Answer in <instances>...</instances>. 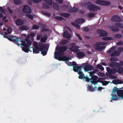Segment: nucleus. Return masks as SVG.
<instances>
[{"instance_id":"nucleus-48","label":"nucleus","mask_w":123,"mask_h":123,"mask_svg":"<svg viewBox=\"0 0 123 123\" xmlns=\"http://www.w3.org/2000/svg\"><path fill=\"white\" fill-rule=\"evenodd\" d=\"M95 14L93 13H90L87 15V16L89 18L93 17L94 16Z\"/></svg>"},{"instance_id":"nucleus-16","label":"nucleus","mask_w":123,"mask_h":123,"mask_svg":"<svg viewBox=\"0 0 123 123\" xmlns=\"http://www.w3.org/2000/svg\"><path fill=\"white\" fill-rule=\"evenodd\" d=\"M78 78L79 79H83L84 80L85 79V80L87 82H89L90 81H91V79H90L89 77H87L85 76V75L83 73L81 75L79 76Z\"/></svg>"},{"instance_id":"nucleus-50","label":"nucleus","mask_w":123,"mask_h":123,"mask_svg":"<svg viewBox=\"0 0 123 123\" xmlns=\"http://www.w3.org/2000/svg\"><path fill=\"white\" fill-rule=\"evenodd\" d=\"M71 50L73 51H75L77 50V49L75 48V46H73L70 48Z\"/></svg>"},{"instance_id":"nucleus-14","label":"nucleus","mask_w":123,"mask_h":123,"mask_svg":"<svg viewBox=\"0 0 123 123\" xmlns=\"http://www.w3.org/2000/svg\"><path fill=\"white\" fill-rule=\"evenodd\" d=\"M23 12L26 13H30L31 12V10L29 7L28 5H24V8L22 9Z\"/></svg>"},{"instance_id":"nucleus-29","label":"nucleus","mask_w":123,"mask_h":123,"mask_svg":"<svg viewBox=\"0 0 123 123\" xmlns=\"http://www.w3.org/2000/svg\"><path fill=\"white\" fill-rule=\"evenodd\" d=\"M102 39L105 41H108L114 40L111 37H105L102 38Z\"/></svg>"},{"instance_id":"nucleus-62","label":"nucleus","mask_w":123,"mask_h":123,"mask_svg":"<svg viewBox=\"0 0 123 123\" xmlns=\"http://www.w3.org/2000/svg\"><path fill=\"white\" fill-rule=\"evenodd\" d=\"M76 34L77 36L78 37L80 40H82V38L80 34L78 33H76Z\"/></svg>"},{"instance_id":"nucleus-15","label":"nucleus","mask_w":123,"mask_h":123,"mask_svg":"<svg viewBox=\"0 0 123 123\" xmlns=\"http://www.w3.org/2000/svg\"><path fill=\"white\" fill-rule=\"evenodd\" d=\"M113 92H117L118 93V96L121 97L123 90H120L119 88H117V87H115L113 89Z\"/></svg>"},{"instance_id":"nucleus-2","label":"nucleus","mask_w":123,"mask_h":123,"mask_svg":"<svg viewBox=\"0 0 123 123\" xmlns=\"http://www.w3.org/2000/svg\"><path fill=\"white\" fill-rule=\"evenodd\" d=\"M108 65L111 68H118V73L119 74H121L123 73V67H122V64L120 63L110 62Z\"/></svg>"},{"instance_id":"nucleus-36","label":"nucleus","mask_w":123,"mask_h":123,"mask_svg":"<svg viewBox=\"0 0 123 123\" xmlns=\"http://www.w3.org/2000/svg\"><path fill=\"white\" fill-rule=\"evenodd\" d=\"M47 39V37L46 36H44L43 37H42L41 39V41L42 43L45 42Z\"/></svg>"},{"instance_id":"nucleus-34","label":"nucleus","mask_w":123,"mask_h":123,"mask_svg":"<svg viewBox=\"0 0 123 123\" xmlns=\"http://www.w3.org/2000/svg\"><path fill=\"white\" fill-rule=\"evenodd\" d=\"M59 6L58 4L56 3H54L53 5V8L57 10H59Z\"/></svg>"},{"instance_id":"nucleus-42","label":"nucleus","mask_w":123,"mask_h":123,"mask_svg":"<svg viewBox=\"0 0 123 123\" xmlns=\"http://www.w3.org/2000/svg\"><path fill=\"white\" fill-rule=\"evenodd\" d=\"M62 59L64 61H68L69 59V58L67 56H64L62 57Z\"/></svg>"},{"instance_id":"nucleus-60","label":"nucleus","mask_w":123,"mask_h":123,"mask_svg":"<svg viewBox=\"0 0 123 123\" xmlns=\"http://www.w3.org/2000/svg\"><path fill=\"white\" fill-rule=\"evenodd\" d=\"M42 36L40 34H38L37 36V40H39L41 37Z\"/></svg>"},{"instance_id":"nucleus-1","label":"nucleus","mask_w":123,"mask_h":123,"mask_svg":"<svg viewBox=\"0 0 123 123\" xmlns=\"http://www.w3.org/2000/svg\"><path fill=\"white\" fill-rule=\"evenodd\" d=\"M67 47L66 46H60L56 47L55 48V50H58L57 52L56 51L54 53V56L55 58L57 59V57L58 56H62L65 54L64 52L67 50Z\"/></svg>"},{"instance_id":"nucleus-46","label":"nucleus","mask_w":123,"mask_h":123,"mask_svg":"<svg viewBox=\"0 0 123 123\" xmlns=\"http://www.w3.org/2000/svg\"><path fill=\"white\" fill-rule=\"evenodd\" d=\"M91 85L92 84H97L98 83L97 80H91Z\"/></svg>"},{"instance_id":"nucleus-32","label":"nucleus","mask_w":123,"mask_h":123,"mask_svg":"<svg viewBox=\"0 0 123 123\" xmlns=\"http://www.w3.org/2000/svg\"><path fill=\"white\" fill-rule=\"evenodd\" d=\"M110 28L112 31L114 32L118 31H119L118 29L115 27L112 26L110 27Z\"/></svg>"},{"instance_id":"nucleus-30","label":"nucleus","mask_w":123,"mask_h":123,"mask_svg":"<svg viewBox=\"0 0 123 123\" xmlns=\"http://www.w3.org/2000/svg\"><path fill=\"white\" fill-rule=\"evenodd\" d=\"M20 28L21 29L25 30H27L30 29V28L26 25H23L20 27Z\"/></svg>"},{"instance_id":"nucleus-58","label":"nucleus","mask_w":123,"mask_h":123,"mask_svg":"<svg viewBox=\"0 0 123 123\" xmlns=\"http://www.w3.org/2000/svg\"><path fill=\"white\" fill-rule=\"evenodd\" d=\"M83 30L85 31L88 32L90 30L87 27H85L84 28Z\"/></svg>"},{"instance_id":"nucleus-6","label":"nucleus","mask_w":123,"mask_h":123,"mask_svg":"<svg viewBox=\"0 0 123 123\" xmlns=\"http://www.w3.org/2000/svg\"><path fill=\"white\" fill-rule=\"evenodd\" d=\"M106 44V43H105L104 42L97 43L95 44V46H96L95 49L97 50L101 51L104 49H105L106 47L105 46H100L104 45Z\"/></svg>"},{"instance_id":"nucleus-49","label":"nucleus","mask_w":123,"mask_h":123,"mask_svg":"<svg viewBox=\"0 0 123 123\" xmlns=\"http://www.w3.org/2000/svg\"><path fill=\"white\" fill-rule=\"evenodd\" d=\"M39 51L38 50H37L35 48H33V53L35 54H37L38 53H39Z\"/></svg>"},{"instance_id":"nucleus-51","label":"nucleus","mask_w":123,"mask_h":123,"mask_svg":"<svg viewBox=\"0 0 123 123\" xmlns=\"http://www.w3.org/2000/svg\"><path fill=\"white\" fill-rule=\"evenodd\" d=\"M55 19L59 20H62L63 19V18L60 17L56 16L55 17Z\"/></svg>"},{"instance_id":"nucleus-28","label":"nucleus","mask_w":123,"mask_h":123,"mask_svg":"<svg viewBox=\"0 0 123 123\" xmlns=\"http://www.w3.org/2000/svg\"><path fill=\"white\" fill-rule=\"evenodd\" d=\"M13 2L15 5H18L21 4L22 2L21 0H14Z\"/></svg>"},{"instance_id":"nucleus-4","label":"nucleus","mask_w":123,"mask_h":123,"mask_svg":"<svg viewBox=\"0 0 123 123\" xmlns=\"http://www.w3.org/2000/svg\"><path fill=\"white\" fill-rule=\"evenodd\" d=\"M19 42L21 43H19V46L20 45H22L23 47H22V50L24 52L27 53L29 51H30V49L31 48L30 47L29 45H27L26 44V42L25 41H22V40L21 39V41H19Z\"/></svg>"},{"instance_id":"nucleus-25","label":"nucleus","mask_w":123,"mask_h":123,"mask_svg":"<svg viewBox=\"0 0 123 123\" xmlns=\"http://www.w3.org/2000/svg\"><path fill=\"white\" fill-rule=\"evenodd\" d=\"M67 65L69 66H77V64L76 62L74 61L72 62H68L67 63Z\"/></svg>"},{"instance_id":"nucleus-22","label":"nucleus","mask_w":123,"mask_h":123,"mask_svg":"<svg viewBox=\"0 0 123 123\" xmlns=\"http://www.w3.org/2000/svg\"><path fill=\"white\" fill-rule=\"evenodd\" d=\"M63 36L67 38H70L71 37L70 34L67 31H65L64 32L63 34Z\"/></svg>"},{"instance_id":"nucleus-57","label":"nucleus","mask_w":123,"mask_h":123,"mask_svg":"<svg viewBox=\"0 0 123 123\" xmlns=\"http://www.w3.org/2000/svg\"><path fill=\"white\" fill-rule=\"evenodd\" d=\"M9 28L7 29V33L8 34H11L12 32V31L11 30V28L9 26Z\"/></svg>"},{"instance_id":"nucleus-5","label":"nucleus","mask_w":123,"mask_h":123,"mask_svg":"<svg viewBox=\"0 0 123 123\" xmlns=\"http://www.w3.org/2000/svg\"><path fill=\"white\" fill-rule=\"evenodd\" d=\"M3 35L4 37L6 38L10 41L15 43L18 45H19L18 42L21 41V39L20 38H16L15 37H12L10 36H6L5 35Z\"/></svg>"},{"instance_id":"nucleus-24","label":"nucleus","mask_w":123,"mask_h":123,"mask_svg":"<svg viewBox=\"0 0 123 123\" xmlns=\"http://www.w3.org/2000/svg\"><path fill=\"white\" fill-rule=\"evenodd\" d=\"M22 41H25L26 42V44L27 45H29L30 46L32 44V42L29 39H27L25 40H22Z\"/></svg>"},{"instance_id":"nucleus-52","label":"nucleus","mask_w":123,"mask_h":123,"mask_svg":"<svg viewBox=\"0 0 123 123\" xmlns=\"http://www.w3.org/2000/svg\"><path fill=\"white\" fill-rule=\"evenodd\" d=\"M112 83L116 85L118 84V80L115 79L113 80L112 81Z\"/></svg>"},{"instance_id":"nucleus-45","label":"nucleus","mask_w":123,"mask_h":123,"mask_svg":"<svg viewBox=\"0 0 123 123\" xmlns=\"http://www.w3.org/2000/svg\"><path fill=\"white\" fill-rule=\"evenodd\" d=\"M102 82V83L103 85L106 86L110 82V81H103Z\"/></svg>"},{"instance_id":"nucleus-3","label":"nucleus","mask_w":123,"mask_h":123,"mask_svg":"<svg viewBox=\"0 0 123 123\" xmlns=\"http://www.w3.org/2000/svg\"><path fill=\"white\" fill-rule=\"evenodd\" d=\"M34 45L35 48L39 51L43 50L47 48L46 44L41 42L39 43L38 45L37 43L36 42L34 43Z\"/></svg>"},{"instance_id":"nucleus-53","label":"nucleus","mask_w":123,"mask_h":123,"mask_svg":"<svg viewBox=\"0 0 123 123\" xmlns=\"http://www.w3.org/2000/svg\"><path fill=\"white\" fill-rule=\"evenodd\" d=\"M39 26L37 25H35L32 27V29H37L39 28Z\"/></svg>"},{"instance_id":"nucleus-59","label":"nucleus","mask_w":123,"mask_h":123,"mask_svg":"<svg viewBox=\"0 0 123 123\" xmlns=\"http://www.w3.org/2000/svg\"><path fill=\"white\" fill-rule=\"evenodd\" d=\"M89 73L90 74V76L91 77L93 76V75L95 73L93 71L89 72Z\"/></svg>"},{"instance_id":"nucleus-27","label":"nucleus","mask_w":123,"mask_h":123,"mask_svg":"<svg viewBox=\"0 0 123 123\" xmlns=\"http://www.w3.org/2000/svg\"><path fill=\"white\" fill-rule=\"evenodd\" d=\"M88 63L87 62L85 63L82 64L81 65H80L81 68H82L84 70V71H85V69H86V68L87 65L88 64Z\"/></svg>"},{"instance_id":"nucleus-37","label":"nucleus","mask_w":123,"mask_h":123,"mask_svg":"<svg viewBox=\"0 0 123 123\" xmlns=\"http://www.w3.org/2000/svg\"><path fill=\"white\" fill-rule=\"evenodd\" d=\"M111 95L112 96V97L111 98V100L110 101L111 102H112V100H117V95H113L112 94H111Z\"/></svg>"},{"instance_id":"nucleus-20","label":"nucleus","mask_w":123,"mask_h":123,"mask_svg":"<svg viewBox=\"0 0 123 123\" xmlns=\"http://www.w3.org/2000/svg\"><path fill=\"white\" fill-rule=\"evenodd\" d=\"M121 54V52L118 50H116L111 54V56H119Z\"/></svg>"},{"instance_id":"nucleus-63","label":"nucleus","mask_w":123,"mask_h":123,"mask_svg":"<svg viewBox=\"0 0 123 123\" xmlns=\"http://www.w3.org/2000/svg\"><path fill=\"white\" fill-rule=\"evenodd\" d=\"M102 78H99L97 80L98 82H100L102 83V82L103 80H102Z\"/></svg>"},{"instance_id":"nucleus-54","label":"nucleus","mask_w":123,"mask_h":123,"mask_svg":"<svg viewBox=\"0 0 123 123\" xmlns=\"http://www.w3.org/2000/svg\"><path fill=\"white\" fill-rule=\"evenodd\" d=\"M26 16L28 17L30 19L32 20L33 19V16L31 15L28 14L26 15Z\"/></svg>"},{"instance_id":"nucleus-39","label":"nucleus","mask_w":123,"mask_h":123,"mask_svg":"<svg viewBox=\"0 0 123 123\" xmlns=\"http://www.w3.org/2000/svg\"><path fill=\"white\" fill-rule=\"evenodd\" d=\"M60 15L61 16L65 17H67L70 16L69 14L66 13H61Z\"/></svg>"},{"instance_id":"nucleus-64","label":"nucleus","mask_w":123,"mask_h":123,"mask_svg":"<svg viewBox=\"0 0 123 123\" xmlns=\"http://www.w3.org/2000/svg\"><path fill=\"white\" fill-rule=\"evenodd\" d=\"M123 44V42L122 41H119L117 43V44L118 45H122Z\"/></svg>"},{"instance_id":"nucleus-11","label":"nucleus","mask_w":123,"mask_h":123,"mask_svg":"<svg viewBox=\"0 0 123 123\" xmlns=\"http://www.w3.org/2000/svg\"><path fill=\"white\" fill-rule=\"evenodd\" d=\"M96 3L98 4L101 5L108 6L110 4V2L107 1H104L101 0H97Z\"/></svg>"},{"instance_id":"nucleus-56","label":"nucleus","mask_w":123,"mask_h":123,"mask_svg":"<svg viewBox=\"0 0 123 123\" xmlns=\"http://www.w3.org/2000/svg\"><path fill=\"white\" fill-rule=\"evenodd\" d=\"M110 61L112 62H114L117 61V60L115 58L111 57L110 59Z\"/></svg>"},{"instance_id":"nucleus-9","label":"nucleus","mask_w":123,"mask_h":123,"mask_svg":"<svg viewBox=\"0 0 123 123\" xmlns=\"http://www.w3.org/2000/svg\"><path fill=\"white\" fill-rule=\"evenodd\" d=\"M106 70L107 73H106V76L108 77H110L111 78H114V76L112 75L111 77L110 76L112 74H115V73L113 71L112 69H111L109 67H106Z\"/></svg>"},{"instance_id":"nucleus-7","label":"nucleus","mask_w":123,"mask_h":123,"mask_svg":"<svg viewBox=\"0 0 123 123\" xmlns=\"http://www.w3.org/2000/svg\"><path fill=\"white\" fill-rule=\"evenodd\" d=\"M87 8L90 11H97L100 9V7L97 6H96L90 3V4L88 5Z\"/></svg>"},{"instance_id":"nucleus-55","label":"nucleus","mask_w":123,"mask_h":123,"mask_svg":"<svg viewBox=\"0 0 123 123\" xmlns=\"http://www.w3.org/2000/svg\"><path fill=\"white\" fill-rule=\"evenodd\" d=\"M7 10L9 12V13L10 14H12L13 13V11L9 7H8L7 8Z\"/></svg>"},{"instance_id":"nucleus-12","label":"nucleus","mask_w":123,"mask_h":123,"mask_svg":"<svg viewBox=\"0 0 123 123\" xmlns=\"http://www.w3.org/2000/svg\"><path fill=\"white\" fill-rule=\"evenodd\" d=\"M97 33L99 34V36L100 37H105L108 36L107 32L101 29H98L97 31Z\"/></svg>"},{"instance_id":"nucleus-10","label":"nucleus","mask_w":123,"mask_h":123,"mask_svg":"<svg viewBox=\"0 0 123 123\" xmlns=\"http://www.w3.org/2000/svg\"><path fill=\"white\" fill-rule=\"evenodd\" d=\"M73 66V70L75 72H77L79 75V76L81 75L83 73L82 71V69L81 68L80 66Z\"/></svg>"},{"instance_id":"nucleus-26","label":"nucleus","mask_w":123,"mask_h":123,"mask_svg":"<svg viewBox=\"0 0 123 123\" xmlns=\"http://www.w3.org/2000/svg\"><path fill=\"white\" fill-rule=\"evenodd\" d=\"M84 21L85 20L84 19L79 18L76 19L75 21V22L76 23L78 24H80L84 22Z\"/></svg>"},{"instance_id":"nucleus-41","label":"nucleus","mask_w":123,"mask_h":123,"mask_svg":"<svg viewBox=\"0 0 123 123\" xmlns=\"http://www.w3.org/2000/svg\"><path fill=\"white\" fill-rule=\"evenodd\" d=\"M115 25L118 27L123 28V24L119 23H116Z\"/></svg>"},{"instance_id":"nucleus-35","label":"nucleus","mask_w":123,"mask_h":123,"mask_svg":"<svg viewBox=\"0 0 123 123\" xmlns=\"http://www.w3.org/2000/svg\"><path fill=\"white\" fill-rule=\"evenodd\" d=\"M48 50V49L47 48L43 50L40 51L41 52V53L43 55L45 56L46 55Z\"/></svg>"},{"instance_id":"nucleus-8","label":"nucleus","mask_w":123,"mask_h":123,"mask_svg":"<svg viewBox=\"0 0 123 123\" xmlns=\"http://www.w3.org/2000/svg\"><path fill=\"white\" fill-rule=\"evenodd\" d=\"M47 3L43 2L42 5V7L45 9H48L50 8V5H51L52 4V0H43Z\"/></svg>"},{"instance_id":"nucleus-43","label":"nucleus","mask_w":123,"mask_h":123,"mask_svg":"<svg viewBox=\"0 0 123 123\" xmlns=\"http://www.w3.org/2000/svg\"><path fill=\"white\" fill-rule=\"evenodd\" d=\"M92 78L91 79V80H97L98 79V77L96 75H93L91 77Z\"/></svg>"},{"instance_id":"nucleus-13","label":"nucleus","mask_w":123,"mask_h":123,"mask_svg":"<svg viewBox=\"0 0 123 123\" xmlns=\"http://www.w3.org/2000/svg\"><path fill=\"white\" fill-rule=\"evenodd\" d=\"M111 20L114 22H120L122 21L120 17L117 15L113 16L111 18Z\"/></svg>"},{"instance_id":"nucleus-21","label":"nucleus","mask_w":123,"mask_h":123,"mask_svg":"<svg viewBox=\"0 0 123 123\" xmlns=\"http://www.w3.org/2000/svg\"><path fill=\"white\" fill-rule=\"evenodd\" d=\"M94 69V68L93 66L88 64L87 66L86 69H85L86 72L88 71H89L92 70Z\"/></svg>"},{"instance_id":"nucleus-17","label":"nucleus","mask_w":123,"mask_h":123,"mask_svg":"<svg viewBox=\"0 0 123 123\" xmlns=\"http://www.w3.org/2000/svg\"><path fill=\"white\" fill-rule=\"evenodd\" d=\"M15 22L16 25L18 26L22 25L24 23V22L23 20L19 18L16 19Z\"/></svg>"},{"instance_id":"nucleus-47","label":"nucleus","mask_w":123,"mask_h":123,"mask_svg":"<svg viewBox=\"0 0 123 123\" xmlns=\"http://www.w3.org/2000/svg\"><path fill=\"white\" fill-rule=\"evenodd\" d=\"M68 7V6L67 5H63L61 6V8L62 10H65Z\"/></svg>"},{"instance_id":"nucleus-31","label":"nucleus","mask_w":123,"mask_h":123,"mask_svg":"<svg viewBox=\"0 0 123 123\" xmlns=\"http://www.w3.org/2000/svg\"><path fill=\"white\" fill-rule=\"evenodd\" d=\"M122 37V35L120 34H117L115 35L114 37L116 39H120Z\"/></svg>"},{"instance_id":"nucleus-40","label":"nucleus","mask_w":123,"mask_h":123,"mask_svg":"<svg viewBox=\"0 0 123 123\" xmlns=\"http://www.w3.org/2000/svg\"><path fill=\"white\" fill-rule=\"evenodd\" d=\"M42 12L44 15H45L49 17L51 16L49 12H47L44 11H42Z\"/></svg>"},{"instance_id":"nucleus-18","label":"nucleus","mask_w":123,"mask_h":123,"mask_svg":"<svg viewBox=\"0 0 123 123\" xmlns=\"http://www.w3.org/2000/svg\"><path fill=\"white\" fill-rule=\"evenodd\" d=\"M76 54L77 57L79 58H81L85 56V54L83 52L80 51L76 52Z\"/></svg>"},{"instance_id":"nucleus-44","label":"nucleus","mask_w":123,"mask_h":123,"mask_svg":"<svg viewBox=\"0 0 123 123\" xmlns=\"http://www.w3.org/2000/svg\"><path fill=\"white\" fill-rule=\"evenodd\" d=\"M115 47L113 46L111 48V49L107 51L108 53H110L113 52L114 50Z\"/></svg>"},{"instance_id":"nucleus-38","label":"nucleus","mask_w":123,"mask_h":123,"mask_svg":"<svg viewBox=\"0 0 123 123\" xmlns=\"http://www.w3.org/2000/svg\"><path fill=\"white\" fill-rule=\"evenodd\" d=\"M97 68L103 71L104 70V68L101 65L99 64H98L97 65Z\"/></svg>"},{"instance_id":"nucleus-33","label":"nucleus","mask_w":123,"mask_h":123,"mask_svg":"<svg viewBox=\"0 0 123 123\" xmlns=\"http://www.w3.org/2000/svg\"><path fill=\"white\" fill-rule=\"evenodd\" d=\"M97 88L96 87H92L91 86H89V85L88 86V89L90 91H95Z\"/></svg>"},{"instance_id":"nucleus-19","label":"nucleus","mask_w":123,"mask_h":123,"mask_svg":"<svg viewBox=\"0 0 123 123\" xmlns=\"http://www.w3.org/2000/svg\"><path fill=\"white\" fill-rule=\"evenodd\" d=\"M78 10V8L75 7H73V8H70L69 10V12H76Z\"/></svg>"},{"instance_id":"nucleus-23","label":"nucleus","mask_w":123,"mask_h":123,"mask_svg":"<svg viewBox=\"0 0 123 123\" xmlns=\"http://www.w3.org/2000/svg\"><path fill=\"white\" fill-rule=\"evenodd\" d=\"M69 42L67 40L64 39L60 41V44L61 45H66Z\"/></svg>"},{"instance_id":"nucleus-61","label":"nucleus","mask_w":123,"mask_h":123,"mask_svg":"<svg viewBox=\"0 0 123 123\" xmlns=\"http://www.w3.org/2000/svg\"><path fill=\"white\" fill-rule=\"evenodd\" d=\"M32 0L35 3H37L39 2H41L42 0Z\"/></svg>"}]
</instances>
